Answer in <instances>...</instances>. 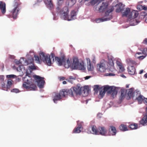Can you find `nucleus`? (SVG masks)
Segmentation results:
<instances>
[{"mask_svg":"<svg viewBox=\"0 0 147 147\" xmlns=\"http://www.w3.org/2000/svg\"><path fill=\"white\" fill-rule=\"evenodd\" d=\"M55 61L59 66L63 64L64 60V58L63 57H56L55 58Z\"/></svg>","mask_w":147,"mask_h":147,"instance_id":"obj_27","label":"nucleus"},{"mask_svg":"<svg viewBox=\"0 0 147 147\" xmlns=\"http://www.w3.org/2000/svg\"><path fill=\"white\" fill-rule=\"evenodd\" d=\"M22 60L23 61H24V64L25 65H28V69H27L28 70V71H30V70L32 71L36 69V67L33 64V59L32 57H30L27 60H25L24 57H22L20 58V60L15 59V62L17 65L22 64V61H21Z\"/></svg>","mask_w":147,"mask_h":147,"instance_id":"obj_6","label":"nucleus"},{"mask_svg":"<svg viewBox=\"0 0 147 147\" xmlns=\"http://www.w3.org/2000/svg\"><path fill=\"white\" fill-rule=\"evenodd\" d=\"M144 98V97L142 95H140L136 97V99L138 103L140 104H141Z\"/></svg>","mask_w":147,"mask_h":147,"instance_id":"obj_30","label":"nucleus"},{"mask_svg":"<svg viewBox=\"0 0 147 147\" xmlns=\"http://www.w3.org/2000/svg\"><path fill=\"white\" fill-rule=\"evenodd\" d=\"M128 72L129 75H134L136 74V69L135 67L132 65H129L127 68Z\"/></svg>","mask_w":147,"mask_h":147,"instance_id":"obj_20","label":"nucleus"},{"mask_svg":"<svg viewBox=\"0 0 147 147\" xmlns=\"http://www.w3.org/2000/svg\"><path fill=\"white\" fill-rule=\"evenodd\" d=\"M125 5L122 3L119 2L117 4L115 7H116V12L117 13L122 12L124 9V7Z\"/></svg>","mask_w":147,"mask_h":147,"instance_id":"obj_16","label":"nucleus"},{"mask_svg":"<svg viewBox=\"0 0 147 147\" xmlns=\"http://www.w3.org/2000/svg\"><path fill=\"white\" fill-rule=\"evenodd\" d=\"M138 15V12L137 11L133 10L131 12L130 11V9L129 8L127 7L125 11L122 12V16L125 17L130 18L133 16L134 17H137Z\"/></svg>","mask_w":147,"mask_h":147,"instance_id":"obj_9","label":"nucleus"},{"mask_svg":"<svg viewBox=\"0 0 147 147\" xmlns=\"http://www.w3.org/2000/svg\"><path fill=\"white\" fill-rule=\"evenodd\" d=\"M91 77V76H86L84 78L85 80H88V79H89V78H90Z\"/></svg>","mask_w":147,"mask_h":147,"instance_id":"obj_57","label":"nucleus"},{"mask_svg":"<svg viewBox=\"0 0 147 147\" xmlns=\"http://www.w3.org/2000/svg\"><path fill=\"white\" fill-rule=\"evenodd\" d=\"M108 6L107 3L106 2H103L102 5L100 6L99 9V10L100 12L102 11L105 9L107 8Z\"/></svg>","mask_w":147,"mask_h":147,"instance_id":"obj_28","label":"nucleus"},{"mask_svg":"<svg viewBox=\"0 0 147 147\" xmlns=\"http://www.w3.org/2000/svg\"><path fill=\"white\" fill-rule=\"evenodd\" d=\"M69 79H72V80L75 79V78L74 77H73V76H69Z\"/></svg>","mask_w":147,"mask_h":147,"instance_id":"obj_58","label":"nucleus"},{"mask_svg":"<svg viewBox=\"0 0 147 147\" xmlns=\"http://www.w3.org/2000/svg\"><path fill=\"white\" fill-rule=\"evenodd\" d=\"M63 84H66V82L65 81H63Z\"/></svg>","mask_w":147,"mask_h":147,"instance_id":"obj_63","label":"nucleus"},{"mask_svg":"<svg viewBox=\"0 0 147 147\" xmlns=\"http://www.w3.org/2000/svg\"><path fill=\"white\" fill-rule=\"evenodd\" d=\"M23 66L20 65L19 66L17 67V70L19 71H22V72H23V70L26 71V70L25 68H23Z\"/></svg>","mask_w":147,"mask_h":147,"instance_id":"obj_37","label":"nucleus"},{"mask_svg":"<svg viewBox=\"0 0 147 147\" xmlns=\"http://www.w3.org/2000/svg\"><path fill=\"white\" fill-rule=\"evenodd\" d=\"M13 83V81L10 79L8 80L6 85L4 82L2 83L1 86L3 89L5 90L8 91L11 87Z\"/></svg>","mask_w":147,"mask_h":147,"instance_id":"obj_14","label":"nucleus"},{"mask_svg":"<svg viewBox=\"0 0 147 147\" xmlns=\"http://www.w3.org/2000/svg\"><path fill=\"white\" fill-rule=\"evenodd\" d=\"M136 17H134L133 16H132L130 18H128V22H129L130 25L131 26H135L138 24L140 23V21L136 19Z\"/></svg>","mask_w":147,"mask_h":147,"instance_id":"obj_15","label":"nucleus"},{"mask_svg":"<svg viewBox=\"0 0 147 147\" xmlns=\"http://www.w3.org/2000/svg\"><path fill=\"white\" fill-rule=\"evenodd\" d=\"M111 107V105L108 103H106L104 104V108L105 109H106L110 107Z\"/></svg>","mask_w":147,"mask_h":147,"instance_id":"obj_43","label":"nucleus"},{"mask_svg":"<svg viewBox=\"0 0 147 147\" xmlns=\"http://www.w3.org/2000/svg\"><path fill=\"white\" fill-rule=\"evenodd\" d=\"M11 92H15L16 93H18L19 92L18 89L16 88H14L11 90Z\"/></svg>","mask_w":147,"mask_h":147,"instance_id":"obj_44","label":"nucleus"},{"mask_svg":"<svg viewBox=\"0 0 147 147\" xmlns=\"http://www.w3.org/2000/svg\"><path fill=\"white\" fill-rule=\"evenodd\" d=\"M68 1L70 2V7L73 6L76 3V0H67L66 1Z\"/></svg>","mask_w":147,"mask_h":147,"instance_id":"obj_39","label":"nucleus"},{"mask_svg":"<svg viewBox=\"0 0 147 147\" xmlns=\"http://www.w3.org/2000/svg\"><path fill=\"white\" fill-rule=\"evenodd\" d=\"M134 88H131L129 90L128 94L130 98L134 96Z\"/></svg>","mask_w":147,"mask_h":147,"instance_id":"obj_31","label":"nucleus"},{"mask_svg":"<svg viewBox=\"0 0 147 147\" xmlns=\"http://www.w3.org/2000/svg\"><path fill=\"white\" fill-rule=\"evenodd\" d=\"M100 88L99 86L98 85H96L94 86V90L95 92V93L97 94L98 90H99Z\"/></svg>","mask_w":147,"mask_h":147,"instance_id":"obj_36","label":"nucleus"},{"mask_svg":"<svg viewBox=\"0 0 147 147\" xmlns=\"http://www.w3.org/2000/svg\"><path fill=\"white\" fill-rule=\"evenodd\" d=\"M111 129V131H110L108 136H115L117 133V130L115 127L113 126H110Z\"/></svg>","mask_w":147,"mask_h":147,"instance_id":"obj_25","label":"nucleus"},{"mask_svg":"<svg viewBox=\"0 0 147 147\" xmlns=\"http://www.w3.org/2000/svg\"><path fill=\"white\" fill-rule=\"evenodd\" d=\"M108 58L109 63L107 61L103 60L97 64V69L98 71L101 72H105L109 66L112 67L114 65V58L112 56H108Z\"/></svg>","mask_w":147,"mask_h":147,"instance_id":"obj_4","label":"nucleus"},{"mask_svg":"<svg viewBox=\"0 0 147 147\" xmlns=\"http://www.w3.org/2000/svg\"><path fill=\"white\" fill-rule=\"evenodd\" d=\"M79 122H80L79 121L77 122L78 126L76 128H75L74 129L73 131V133H79L81 131L82 129V122H81L80 123V124Z\"/></svg>","mask_w":147,"mask_h":147,"instance_id":"obj_19","label":"nucleus"},{"mask_svg":"<svg viewBox=\"0 0 147 147\" xmlns=\"http://www.w3.org/2000/svg\"><path fill=\"white\" fill-rule=\"evenodd\" d=\"M87 61V68L88 71H93L94 70V67L92 64L90 62V61L89 58L86 59Z\"/></svg>","mask_w":147,"mask_h":147,"instance_id":"obj_23","label":"nucleus"},{"mask_svg":"<svg viewBox=\"0 0 147 147\" xmlns=\"http://www.w3.org/2000/svg\"><path fill=\"white\" fill-rule=\"evenodd\" d=\"M2 13L4 14L6 12L5 4L2 1H0V10Z\"/></svg>","mask_w":147,"mask_h":147,"instance_id":"obj_26","label":"nucleus"},{"mask_svg":"<svg viewBox=\"0 0 147 147\" xmlns=\"http://www.w3.org/2000/svg\"><path fill=\"white\" fill-rule=\"evenodd\" d=\"M119 128L120 130L124 131L128 130L126 126L123 124H121L119 127Z\"/></svg>","mask_w":147,"mask_h":147,"instance_id":"obj_32","label":"nucleus"},{"mask_svg":"<svg viewBox=\"0 0 147 147\" xmlns=\"http://www.w3.org/2000/svg\"><path fill=\"white\" fill-rule=\"evenodd\" d=\"M146 15H147V11H143L142 13V16H144V17H145Z\"/></svg>","mask_w":147,"mask_h":147,"instance_id":"obj_48","label":"nucleus"},{"mask_svg":"<svg viewBox=\"0 0 147 147\" xmlns=\"http://www.w3.org/2000/svg\"><path fill=\"white\" fill-rule=\"evenodd\" d=\"M84 94L83 95L84 96H87L89 93V90L87 89H84L82 91V94Z\"/></svg>","mask_w":147,"mask_h":147,"instance_id":"obj_33","label":"nucleus"},{"mask_svg":"<svg viewBox=\"0 0 147 147\" xmlns=\"http://www.w3.org/2000/svg\"><path fill=\"white\" fill-rule=\"evenodd\" d=\"M33 77L37 82L38 86L40 88H43L45 83L44 80V78L36 75H34Z\"/></svg>","mask_w":147,"mask_h":147,"instance_id":"obj_12","label":"nucleus"},{"mask_svg":"<svg viewBox=\"0 0 147 147\" xmlns=\"http://www.w3.org/2000/svg\"><path fill=\"white\" fill-rule=\"evenodd\" d=\"M101 135L102 136H108L107 134V130L104 127H100L98 128V135Z\"/></svg>","mask_w":147,"mask_h":147,"instance_id":"obj_17","label":"nucleus"},{"mask_svg":"<svg viewBox=\"0 0 147 147\" xmlns=\"http://www.w3.org/2000/svg\"><path fill=\"white\" fill-rule=\"evenodd\" d=\"M32 71L30 70V71H28V70H26V76L24 78V82L23 84V86L24 88H25L26 89L34 90L36 89V87L35 85H34L32 88L31 87L33 83L31 77L28 75L32 72Z\"/></svg>","mask_w":147,"mask_h":147,"instance_id":"obj_5","label":"nucleus"},{"mask_svg":"<svg viewBox=\"0 0 147 147\" xmlns=\"http://www.w3.org/2000/svg\"><path fill=\"white\" fill-rule=\"evenodd\" d=\"M145 22L147 23V17L145 18Z\"/></svg>","mask_w":147,"mask_h":147,"instance_id":"obj_64","label":"nucleus"},{"mask_svg":"<svg viewBox=\"0 0 147 147\" xmlns=\"http://www.w3.org/2000/svg\"><path fill=\"white\" fill-rule=\"evenodd\" d=\"M4 77L3 75H1L0 76V80L2 81L3 82L4 80Z\"/></svg>","mask_w":147,"mask_h":147,"instance_id":"obj_52","label":"nucleus"},{"mask_svg":"<svg viewBox=\"0 0 147 147\" xmlns=\"http://www.w3.org/2000/svg\"><path fill=\"white\" fill-rule=\"evenodd\" d=\"M138 9H143L144 10H146L147 9V7L145 5L142 6V5H139L137 7Z\"/></svg>","mask_w":147,"mask_h":147,"instance_id":"obj_38","label":"nucleus"},{"mask_svg":"<svg viewBox=\"0 0 147 147\" xmlns=\"http://www.w3.org/2000/svg\"><path fill=\"white\" fill-rule=\"evenodd\" d=\"M65 78L64 77H59V79L61 80H65Z\"/></svg>","mask_w":147,"mask_h":147,"instance_id":"obj_56","label":"nucleus"},{"mask_svg":"<svg viewBox=\"0 0 147 147\" xmlns=\"http://www.w3.org/2000/svg\"><path fill=\"white\" fill-rule=\"evenodd\" d=\"M129 127L131 129H136L138 128V125L136 123L132 124L129 126Z\"/></svg>","mask_w":147,"mask_h":147,"instance_id":"obj_35","label":"nucleus"},{"mask_svg":"<svg viewBox=\"0 0 147 147\" xmlns=\"http://www.w3.org/2000/svg\"><path fill=\"white\" fill-rule=\"evenodd\" d=\"M82 88L77 86L74 87L72 88L73 92L71 89L68 90L67 92V94H69L71 97H73L74 96V92L76 93L77 95H80L82 94Z\"/></svg>","mask_w":147,"mask_h":147,"instance_id":"obj_11","label":"nucleus"},{"mask_svg":"<svg viewBox=\"0 0 147 147\" xmlns=\"http://www.w3.org/2000/svg\"><path fill=\"white\" fill-rule=\"evenodd\" d=\"M144 76L145 78H147V73L146 74L144 75Z\"/></svg>","mask_w":147,"mask_h":147,"instance_id":"obj_62","label":"nucleus"},{"mask_svg":"<svg viewBox=\"0 0 147 147\" xmlns=\"http://www.w3.org/2000/svg\"><path fill=\"white\" fill-rule=\"evenodd\" d=\"M6 77L7 78H14L16 77V76L14 75L11 74L6 75Z\"/></svg>","mask_w":147,"mask_h":147,"instance_id":"obj_42","label":"nucleus"},{"mask_svg":"<svg viewBox=\"0 0 147 147\" xmlns=\"http://www.w3.org/2000/svg\"><path fill=\"white\" fill-rule=\"evenodd\" d=\"M92 133L95 135H98V129L97 130L96 127L95 126L92 127Z\"/></svg>","mask_w":147,"mask_h":147,"instance_id":"obj_29","label":"nucleus"},{"mask_svg":"<svg viewBox=\"0 0 147 147\" xmlns=\"http://www.w3.org/2000/svg\"><path fill=\"white\" fill-rule=\"evenodd\" d=\"M76 12L74 10H72L71 12L70 16L69 15L67 20L70 21L75 20L76 18Z\"/></svg>","mask_w":147,"mask_h":147,"instance_id":"obj_21","label":"nucleus"},{"mask_svg":"<svg viewBox=\"0 0 147 147\" xmlns=\"http://www.w3.org/2000/svg\"><path fill=\"white\" fill-rule=\"evenodd\" d=\"M134 96L136 95V97L139 96L140 95H141L140 94V91L138 90H135L134 92Z\"/></svg>","mask_w":147,"mask_h":147,"instance_id":"obj_41","label":"nucleus"},{"mask_svg":"<svg viewBox=\"0 0 147 147\" xmlns=\"http://www.w3.org/2000/svg\"><path fill=\"white\" fill-rule=\"evenodd\" d=\"M63 65L66 68H68L69 67L71 68L72 63L69 58L67 59L66 60L64 59Z\"/></svg>","mask_w":147,"mask_h":147,"instance_id":"obj_24","label":"nucleus"},{"mask_svg":"<svg viewBox=\"0 0 147 147\" xmlns=\"http://www.w3.org/2000/svg\"><path fill=\"white\" fill-rule=\"evenodd\" d=\"M125 96L124 92L123 91H122L121 92V98L122 99V98H123Z\"/></svg>","mask_w":147,"mask_h":147,"instance_id":"obj_49","label":"nucleus"},{"mask_svg":"<svg viewBox=\"0 0 147 147\" xmlns=\"http://www.w3.org/2000/svg\"><path fill=\"white\" fill-rule=\"evenodd\" d=\"M143 42L146 44L147 45V38H146L143 40Z\"/></svg>","mask_w":147,"mask_h":147,"instance_id":"obj_55","label":"nucleus"},{"mask_svg":"<svg viewBox=\"0 0 147 147\" xmlns=\"http://www.w3.org/2000/svg\"><path fill=\"white\" fill-rule=\"evenodd\" d=\"M64 3V0H57V7L56 11H58L59 10L60 7L63 5Z\"/></svg>","mask_w":147,"mask_h":147,"instance_id":"obj_22","label":"nucleus"},{"mask_svg":"<svg viewBox=\"0 0 147 147\" xmlns=\"http://www.w3.org/2000/svg\"><path fill=\"white\" fill-rule=\"evenodd\" d=\"M142 53L143 54L147 55V48L144 49L142 51Z\"/></svg>","mask_w":147,"mask_h":147,"instance_id":"obj_46","label":"nucleus"},{"mask_svg":"<svg viewBox=\"0 0 147 147\" xmlns=\"http://www.w3.org/2000/svg\"><path fill=\"white\" fill-rule=\"evenodd\" d=\"M102 115L100 113H98L97 115V117L98 118H100L102 117Z\"/></svg>","mask_w":147,"mask_h":147,"instance_id":"obj_54","label":"nucleus"},{"mask_svg":"<svg viewBox=\"0 0 147 147\" xmlns=\"http://www.w3.org/2000/svg\"><path fill=\"white\" fill-rule=\"evenodd\" d=\"M107 76H115V74L112 73H109V75H107Z\"/></svg>","mask_w":147,"mask_h":147,"instance_id":"obj_59","label":"nucleus"},{"mask_svg":"<svg viewBox=\"0 0 147 147\" xmlns=\"http://www.w3.org/2000/svg\"><path fill=\"white\" fill-rule=\"evenodd\" d=\"M42 0H38V2H41ZM44 3L46 7L49 9L51 10V12L53 16V20H57L58 19V16L59 14L60 18L62 19L67 20L69 12L68 7H70V2L68 1H66L65 6L62 8L60 9L59 10L57 11L56 9L53 10L54 6L52 0H43Z\"/></svg>","mask_w":147,"mask_h":147,"instance_id":"obj_1","label":"nucleus"},{"mask_svg":"<svg viewBox=\"0 0 147 147\" xmlns=\"http://www.w3.org/2000/svg\"><path fill=\"white\" fill-rule=\"evenodd\" d=\"M106 92H107V94H110L113 98L116 96L117 93L115 87L113 86H110L108 85L105 86L100 88L99 98H102Z\"/></svg>","mask_w":147,"mask_h":147,"instance_id":"obj_3","label":"nucleus"},{"mask_svg":"<svg viewBox=\"0 0 147 147\" xmlns=\"http://www.w3.org/2000/svg\"><path fill=\"white\" fill-rule=\"evenodd\" d=\"M129 60L130 61V62L133 64L134 65H137V64L136 62L134 61L133 60Z\"/></svg>","mask_w":147,"mask_h":147,"instance_id":"obj_50","label":"nucleus"},{"mask_svg":"<svg viewBox=\"0 0 147 147\" xmlns=\"http://www.w3.org/2000/svg\"><path fill=\"white\" fill-rule=\"evenodd\" d=\"M143 71H144L143 70V69L141 70L140 71V72L139 73V74H142L143 73Z\"/></svg>","mask_w":147,"mask_h":147,"instance_id":"obj_60","label":"nucleus"},{"mask_svg":"<svg viewBox=\"0 0 147 147\" xmlns=\"http://www.w3.org/2000/svg\"><path fill=\"white\" fill-rule=\"evenodd\" d=\"M145 111L146 113L144 115V117L140 121V124L143 126L147 125V106L146 108Z\"/></svg>","mask_w":147,"mask_h":147,"instance_id":"obj_18","label":"nucleus"},{"mask_svg":"<svg viewBox=\"0 0 147 147\" xmlns=\"http://www.w3.org/2000/svg\"><path fill=\"white\" fill-rule=\"evenodd\" d=\"M20 9L19 7L18 3L16 1H14V4L12 7V9L10 11L13 19H15L17 18Z\"/></svg>","mask_w":147,"mask_h":147,"instance_id":"obj_10","label":"nucleus"},{"mask_svg":"<svg viewBox=\"0 0 147 147\" xmlns=\"http://www.w3.org/2000/svg\"><path fill=\"white\" fill-rule=\"evenodd\" d=\"M39 56L40 58L38 56L34 55L35 60L37 63L40 64L42 61L46 65L51 66L54 62V59L53 57H52L51 58L49 54L41 52L39 53Z\"/></svg>","mask_w":147,"mask_h":147,"instance_id":"obj_2","label":"nucleus"},{"mask_svg":"<svg viewBox=\"0 0 147 147\" xmlns=\"http://www.w3.org/2000/svg\"><path fill=\"white\" fill-rule=\"evenodd\" d=\"M114 9L113 7H109L108 9L106 11L105 16L103 17L104 20L107 21L109 20L112 19V12Z\"/></svg>","mask_w":147,"mask_h":147,"instance_id":"obj_13","label":"nucleus"},{"mask_svg":"<svg viewBox=\"0 0 147 147\" xmlns=\"http://www.w3.org/2000/svg\"><path fill=\"white\" fill-rule=\"evenodd\" d=\"M116 64L118 66V67L122 65V63H120L119 61H117L116 62Z\"/></svg>","mask_w":147,"mask_h":147,"instance_id":"obj_51","label":"nucleus"},{"mask_svg":"<svg viewBox=\"0 0 147 147\" xmlns=\"http://www.w3.org/2000/svg\"><path fill=\"white\" fill-rule=\"evenodd\" d=\"M142 54V53H140V52H138L137 53H136V54H135V57L137 58H138V57H139L138 56V55H141V54Z\"/></svg>","mask_w":147,"mask_h":147,"instance_id":"obj_53","label":"nucleus"},{"mask_svg":"<svg viewBox=\"0 0 147 147\" xmlns=\"http://www.w3.org/2000/svg\"><path fill=\"white\" fill-rule=\"evenodd\" d=\"M146 55L145 56H139L137 58L139 60H142L144 59L146 56Z\"/></svg>","mask_w":147,"mask_h":147,"instance_id":"obj_47","label":"nucleus"},{"mask_svg":"<svg viewBox=\"0 0 147 147\" xmlns=\"http://www.w3.org/2000/svg\"><path fill=\"white\" fill-rule=\"evenodd\" d=\"M144 101L145 102L147 103V98H144Z\"/></svg>","mask_w":147,"mask_h":147,"instance_id":"obj_61","label":"nucleus"},{"mask_svg":"<svg viewBox=\"0 0 147 147\" xmlns=\"http://www.w3.org/2000/svg\"><path fill=\"white\" fill-rule=\"evenodd\" d=\"M118 67L119 69V71L120 72H123L125 70V69L124 67L122 66V65Z\"/></svg>","mask_w":147,"mask_h":147,"instance_id":"obj_45","label":"nucleus"},{"mask_svg":"<svg viewBox=\"0 0 147 147\" xmlns=\"http://www.w3.org/2000/svg\"><path fill=\"white\" fill-rule=\"evenodd\" d=\"M71 68L73 69L84 70L85 69L83 63L80 62L78 58L76 57H74L73 59Z\"/></svg>","mask_w":147,"mask_h":147,"instance_id":"obj_7","label":"nucleus"},{"mask_svg":"<svg viewBox=\"0 0 147 147\" xmlns=\"http://www.w3.org/2000/svg\"><path fill=\"white\" fill-rule=\"evenodd\" d=\"M67 95V92L64 90L60 91L59 93H54L53 94L52 98L54 102L57 103V101L60 100L62 97L65 96Z\"/></svg>","mask_w":147,"mask_h":147,"instance_id":"obj_8","label":"nucleus"},{"mask_svg":"<svg viewBox=\"0 0 147 147\" xmlns=\"http://www.w3.org/2000/svg\"><path fill=\"white\" fill-rule=\"evenodd\" d=\"M96 22L97 23H99L100 22H102L104 21H105L104 20V19L103 18H99L95 20Z\"/></svg>","mask_w":147,"mask_h":147,"instance_id":"obj_40","label":"nucleus"},{"mask_svg":"<svg viewBox=\"0 0 147 147\" xmlns=\"http://www.w3.org/2000/svg\"><path fill=\"white\" fill-rule=\"evenodd\" d=\"M85 1H90V3L92 5H94L97 3L99 0H84Z\"/></svg>","mask_w":147,"mask_h":147,"instance_id":"obj_34","label":"nucleus"}]
</instances>
